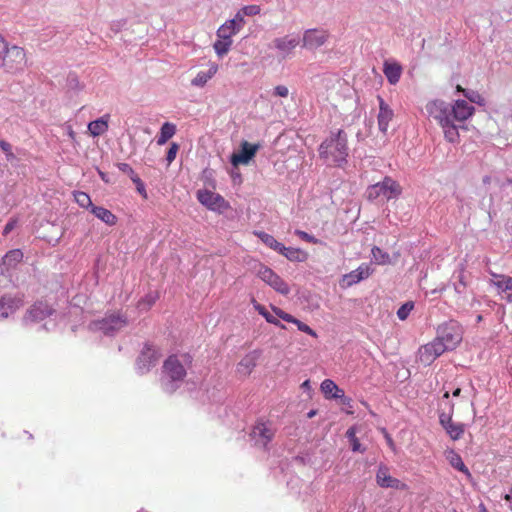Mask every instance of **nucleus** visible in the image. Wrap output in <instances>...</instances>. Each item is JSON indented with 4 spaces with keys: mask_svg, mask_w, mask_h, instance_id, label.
<instances>
[{
    "mask_svg": "<svg viewBox=\"0 0 512 512\" xmlns=\"http://www.w3.org/2000/svg\"><path fill=\"white\" fill-rule=\"evenodd\" d=\"M425 110L428 119L442 128L445 139L450 143L459 141V128L475 112V108L465 100L448 103L442 99L428 101Z\"/></svg>",
    "mask_w": 512,
    "mask_h": 512,
    "instance_id": "1",
    "label": "nucleus"
},
{
    "mask_svg": "<svg viewBox=\"0 0 512 512\" xmlns=\"http://www.w3.org/2000/svg\"><path fill=\"white\" fill-rule=\"evenodd\" d=\"M192 364V356L188 353L170 355L163 363L161 387L164 392L172 394L184 382L187 369Z\"/></svg>",
    "mask_w": 512,
    "mask_h": 512,
    "instance_id": "2",
    "label": "nucleus"
},
{
    "mask_svg": "<svg viewBox=\"0 0 512 512\" xmlns=\"http://www.w3.org/2000/svg\"><path fill=\"white\" fill-rule=\"evenodd\" d=\"M319 156L331 166L342 167L346 164L348 156L346 133L341 129L332 133L320 144Z\"/></svg>",
    "mask_w": 512,
    "mask_h": 512,
    "instance_id": "3",
    "label": "nucleus"
},
{
    "mask_svg": "<svg viewBox=\"0 0 512 512\" xmlns=\"http://www.w3.org/2000/svg\"><path fill=\"white\" fill-rule=\"evenodd\" d=\"M367 198L373 200H386L389 201L398 197L402 193L400 184L389 176L384 177L381 182L370 185L367 188Z\"/></svg>",
    "mask_w": 512,
    "mask_h": 512,
    "instance_id": "4",
    "label": "nucleus"
},
{
    "mask_svg": "<svg viewBox=\"0 0 512 512\" xmlns=\"http://www.w3.org/2000/svg\"><path fill=\"white\" fill-rule=\"evenodd\" d=\"M256 15V5L245 6L240 9L236 15L227 20L224 24H222L217 30V37L224 39H231L233 35L238 33L240 29L246 23V17H253Z\"/></svg>",
    "mask_w": 512,
    "mask_h": 512,
    "instance_id": "5",
    "label": "nucleus"
},
{
    "mask_svg": "<svg viewBox=\"0 0 512 512\" xmlns=\"http://www.w3.org/2000/svg\"><path fill=\"white\" fill-rule=\"evenodd\" d=\"M127 324V317L118 312L106 315L103 319L92 322L90 329L92 331L102 332L106 336H113Z\"/></svg>",
    "mask_w": 512,
    "mask_h": 512,
    "instance_id": "6",
    "label": "nucleus"
},
{
    "mask_svg": "<svg viewBox=\"0 0 512 512\" xmlns=\"http://www.w3.org/2000/svg\"><path fill=\"white\" fill-rule=\"evenodd\" d=\"M462 336V327L455 321L443 323L437 329V337L449 350H454L461 343Z\"/></svg>",
    "mask_w": 512,
    "mask_h": 512,
    "instance_id": "7",
    "label": "nucleus"
},
{
    "mask_svg": "<svg viewBox=\"0 0 512 512\" xmlns=\"http://www.w3.org/2000/svg\"><path fill=\"white\" fill-rule=\"evenodd\" d=\"M25 65L26 54L24 49L15 45L11 47L7 45L0 66L5 67L8 72H16L22 70Z\"/></svg>",
    "mask_w": 512,
    "mask_h": 512,
    "instance_id": "8",
    "label": "nucleus"
},
{
    "mask_svg": "<svg viewBox=\"0 0 512 512\" xmlns=\"http://www.w3.org/2000/svg\"><path fill=\"white\" fill-rule=\"evenodd\" d=\"M160 356V351L156 347L146 344L136 361L137 372L139 374L149 372L158 363Z\"/></svg>",
    "mask_w": 512,
    "mask_h": 512,
    "instance_id": "9",
    "label": "nucleus"
},
{
    "mask_svg": "<svg viewBox=\"0 0 512 512\" xmlns=\"http://www.w3.org/2000/svg\"><path fill=\"white\" fill-rule=\"evenodd\" d=\"M25 302L23 293H8L0 298V320L7 319L10 315L18 311Z\"/></svg>",
    "mask_w": 512,
    "mask_h": 512,
    "instance_id": "10",
    "label": "nucleus"
},
{
    "mask_svg": "<svg viewBox=\"0 0 512 512\" xmlns=\"http://www.w3.org/2000/svg\"><path fill=\"white\" fill-rule=\"evenodd\" d=\"M330 34L322 28L307 29L303 33L302 47L308 50H316L327 43Z\"/></svg>",
    "mask_w": 512,
    "mask_h": 512,
    "instance_id": "11",
    "label": "nucleus"
},
{
    "mask_svg": "<svg viewBox=\"0 0 512 512\" xmlns=\"http://www.w3.org/2000/svg\"><path fill=\"white\" fill-rule=\"evenodd\" d=\"M54 310L46 302L37 301L29 309H27L23 316L22 322L24 325H30L41 322L53 314Z\"/></svg>",
    "mask_w": 512,
    "mask_h": 512,
    "instance_id": "12",
    "label": "nucleus"
},
{
    "mask_svg": "<svg viewBox=\"0 0 512 512\" xmlns=\"http://www.w3.org/2000/svg\"><path fill=\"white\" fill-rule=\"evenodd\" d=\"M258 276L276 292L283 295L290 292L289 285L269 267L262 265L258 267Z\"/></svg>",
    "mask_w": 512,
    "mask_h": 512,
    "instance_id": "13",
    "label": "nucleus"
},
{
    "mask_svg": "<svg viewBox=\"0 0 512 512\" xmlns=\"http://www.w3.org/2000/svg\"><path fill=\"white\" fill-rule=\"evenodd\" d=\"M196 196L198 201L211 211L223 212L228 207V203L220 194L210 190H198Z\"/></svg>",
    "mask_w": 512,
    "mask_h": 512,
    "instance_id": "14",
    "label": "nucleus"
},
{
    "mask_svg": "<svg viewBox=\"0 0 512 512\" xmlns=\"http://www.w3.org/2000/svg\"><path fill=\"white\" fill-rule=\"evenodd\" d=\"M490 284L493 285L498 294H505V300L512 303V277L505 274L491 272Z\"/></svg>",
    "mask_w": 512,
    "mask_h": 512,
    "instance_id": "15",
    "label": "nucleus"
},
{
    "mask_svg": "<svg viewBox=\"0 0 512 512\" xmlns=\"http://www.w3.org/2000/svg\"><path fill=\"white\" fill-rule=\"evenodd\" d=\"M379 102V112L377 115L378 129L381 133L386 134L390 122L394 118V111L381 96H377Z\"/></svg>",
    "mask_w": 512,
    "mask_h": 512,
    "instance_id": "16",
    "label": "nucleus"
},
{
    "mask_svg": "<svg viewBox=\"0 0 512 512\" xmlns=\"http://www.w3.org/2000/svg\"><path fill=\"white\" fill-rule=\"evenodd\" d=\"M299 43L297 35H285L274 40V46L283 58L290 56Z\"/></svg>",
    "mask_w": 512,
    "mask_h": 512,
    "instance_id": "17",
    "label": "nucleus"
},
{
    "mask_svg": "<svg viewBox=\"0 0 512 512\" xmlns=\"http://www.w3.org/2000/svg\"><path fill=\"white\" fill-rule=\"evenodd\" d=\"M256 153V144H250L247 141L242 142L239 151L234 152L231 156L233 166L247 164Z\"/></svg>",
    "mask_w": 512,
    "mask_h": 512,
    "instance_id": "18",
    "label": "nucleus"
},
{
    "mask_svg": "<svg viewBox=\"0 0 512 512\" xmlns=\"http://www.w3.org/2000/svg\"><path fill=\"white\" fill-rule=\"evenodd\" d=\"M440 423L452 440H458L465 431V425L452 421L451 416L442 413L439 417Z\"/></svg>",
    "mask_w": 512,
    "mask_h": 512,
    "instance_id": "19",
    "label": "nucleus"
},
{
    "mask_svg": "<svg viewBox=\"0 0 512 512\" xmlns=\"http://www.w3.org/2000/svg\"><path fill=\"white\" fill-rule=\"evenodd\" d=\"M320 388L326 398L342 399L344 404H349L351 401L345 398L344 391L333 380L325 379Z\"/></svg>",
    "mask_w": 512,
    "mask_h": 512,
    "instance_id": "20",
    "label": "nucleus"
},
{
    "mask_svg": "<svg viewBox=\"0 0 512 512\" xmlns=\"http://www.w3.org/2000/svg\"><path fill=\"white\" fill-rule=\"evenodd\" d=\"M376 482L382 488H400V481L389 474L385 465H380L376 473Z\"/></svg>",
    "mask_w": 512,
    "mask_h": 512,
    "instance_id": "21",
    "label": "nucleus"
},
{
    "mask_svg": "<svg viewBox=\"0 0 512 512\" xmlns=\"http://www.w3.org/2000/svg\"><path fill=\"white\" fill-rule=\"evenodd\" d=\"M273 310L279 318L283 319L286 322L295 324L300 331H302L314 338L318 337L317 333L311 327H309L307 324L301 322L300 320H298L291 314L284 312L280 308H273Z\"/></svg>",
    "mask_w": 512,
    "mask_h": 512,
    "instance_id": "22",
    "label": "nucleus"
},
{
    "mask_svg": "<svg viewBox=\"0 0 512 512\" xmlns=\"http://www.w3.org/2000/svg\"><path fill=\"white\" fill-rule=\"evenodd\" d=\"M23 260V252L20 249H13L8 251L2 257V274H5L10 269L15 268Z\"/></svg>",
    "mask_w": 512,
    "mask_h": 512,
    "instance_id": "23",
    "label": "nucleus"
},
{
    "mask_svg": "<svg viewBox=\"0 0 512 512\" xmlns=\"http://www.w3.org/2000/svg\"><path fill=\"white\" fill-rule=\"evenodd\" d=\"M279 254L291 262H305L309 258L307 251L295 247H286L285 245L282 247Z\"/></svg>",
    "mask_w": 512,
    "mask_h": 512,
    "instance_id": "24",
    "label": "nucleus"
},
{
    "mask_svg": "<svg viewBox=\"0 0 512 512\" xmlns=\"http://www.w3.org/2000/svg\"><path fill=\"white\" fill-rule=\"evenodd\" d=\"M256 367V352L247 354L237 365V373L242 376H248Z\"/></svg>",
    "mask_w": 512,
    "mask_h": 512,
    "instance_id": "25",
    "label": "nucleus"
},
{
    "mask_svg": "<svg viewBox=\"0 0 512 512\" xmlns=\"http://www.w3.org/2000/svg\"><path fill=\"white\" fill-rule=\"evenodd\" d=\"M383 73L386 76L388 82L392 85H395L399 82L402 75V67L397 62H385Z\"/></svg>",
    "mask_w": 512,
    "mask_h": 512,
    "instance_id": "26",
    "label": "nucleus"
},
{
    "mask_svg": "<svg viewBox=\"0 0 512 512\" xmlns=\"http://www.w3.org/2000/svg\"><path fill=\"white\" fill-rule=\"evenodd\" d=\"M218 65L215 63L210 64L207 71H199L197 75L191 80V85L195 87H204L207 82L217 73Z\"/></svg>",
    "mask_w": 512,
    "mask_h": 512,
    "instance_id": "27",
    "label": "nucleus"
},
{
    "mask_svg": "<svg viewBox=\"0 0 512 512\" xmlns=\"http://www.w3.org/2000/svg\"><path fill=\"white\" fill-rule=\"evenodd\" d=\"M109 115H104L88 124V130L92 136H100L108 130Z\"/></svg>",
    "mask_w": 512,
    "mask_h": 512,
    "instance_id": "28",
    "label": "nucleus"
},
{
    "mask_svg": "<svg viewBox=\"0 0 512 512\" xmlns=\"http://www.w3.org/2000/svg\"><path fill=\"white\" fill-rule=\"evenodd\" d=\"M92 214L109 226H113L117 222L116 216L108 209L101 206H92Z\"/></svg>",
    "mask_w": 512,
    "mask_h": 512,
    "instance_id": "29",
    "label": "nucleus"
},
{
    "mask_svg": "<svg viewBox=\"0 0 512 512\" xmlns=\"http://www.w3.org/2000/svg\"><path fill=\"white\" fill-rule=\"evenodd\" d=\"M372 272L373 270L370 268L369 265H361L356 270L346 275V278L349 279L348 284H356L361 280L368 278L372 274Z\"/></svg>",
    "mask_w": 512,
    "mask_h": 512,
    "instance_id": "30",
    "label": "nucleus"
},
{
    "mask_svg": "<svg viewBox=\"0 0 512 512\" xmlns=\"http://www.w3.org/2000/svg\"><path fill=\"white\" fill-rule=\"evenodd\" d=\"M176 133V125L170 122H165L160 128L159 136L157 137V144L164 145Z\"/></svg>",
    "mask_w": 512,
    "mask_h": 512,
    "instance_id": "31",
    "label": "nucleus"
},
{
    "mask_svg": "<svg viewBox=\"0 0 512 512\" xmlns=\"http://www.w3.org/2000/svg\"><path fill=\"white\" fill-rule=\"evenodd\" d=\"M438 357L434 355V351L432 346L429 343L421 346L418 350V359L424 365H430L434 362Z\"/></svg>",
    "mask_w": 512,
    "mask_h": 512,
    "instance_id": "32",
    "label": "nucleus"
},
{
    "mask_svg": "<svg viewBox=\"0 0 512 512\" xmlns=\"http://www.w3.org/2000/svg\"><path fill=\"white\" fill-rule=\"evenodd\" d=\"M446 458L452 467H454L458 471H461L467 475L469 474L468 468L466 467L461 456L457 452H455L453 450L448 451L446 454Z\"/></svg>",
    "mask_w": 512,
    "mask_h": 512,
    "instance_id": "33",
    "label": "nucleus"
},
{
    "mask_svg": "<svg viewBox=\"0 0 512 512\" xmlns=\"http://www.w3.org/2000/svg\"><path fill=\"white\" fill-rule=\"evenodd\" d=\"M258 238L269 248L273 249L277 253H280L284 244L278 242L272 235L267 233H258Z\"/></svg>",
    "mask_w": 512,
    "mask_h": 512,
    "instance_id": "34",
    "label": "nucleus"
},
{
    "mask_svg": "<svg viewBox=\"0 0 512 512\" xmlns=\"http://www.w3.org/2000/svg\"><path fill=\"white\" fill-rule=\"evenodd\" d=\"M372 259L378 265H386L390 263V256L381 248L374 246L371 250Z\"/></svg>",
    "mask_w": 512,
    "mask_h": 512,
    "instance_id": "35",
    "label": "nucleus"
},
{
    "mask_svg": "<svg viewBox=\"0 0 512 512\" xmlns=\"http://www.w3.org/2000/svg\"><path fill=\"white\" fill-rule=\"evenodd\" d=\"M231 45H232V39H224V38L217 37V40L215 41L213 47H214L216 54L219 57H222L228 53Z\"/></svg>",
    "mask_w": 512,
    "mask_h": 512,
    "instance_id": "36",
    "label": "nucleus"
},
{
    "mask_svg": "<svg viewBox=\"0 0 512 512\" xmlns=\"http://www.w3.org/2000/svg\"><path fill=\"white\" fill-rule=\"evenodd\" d=\"M275 435V429L271 427V425L267 424H258V436L263 440L264 445H266Z\"/></svg>",
    "mask_w": 512,
    "mask_h": 512,
    "instance_id": "37",
    "label": "nucleus"
},
{
    "mask_svg": "<svg viewBox=\"0 0 512 512\" xmlns=\"http://www.w3.org/2000/svg\"><path fill=\"white\" fill-rule=\"evenodd\" d=\"M346 437L350 440L351 448L354 452H364L365 449H361L359 439L356 437V428L350 427L346 432Z\"/></svg>",
    "mask_w": 512,
    "mask_h": 512,
    "instance_id": "38",
    "label": "nucleus"
},
{
    "mask_svg": "<svg viewBox=\"0 0 512 512\" xmlns=\"http://www.w3.org/2000/svg\"><path fill=\"white\" fill-rule=\"evenodd\" d=\"M74 199H75L76 203L82 208H91L92 209V206H94L91 201L90 196L85 192H82V191L75 192Z\"/></svg>",
    "mask_w": 512,
    "mask_h": 512,
    "instance_id": "39",
    "label": "nucleus"
},
{
    "mask_svg": "<svg viewBox=\"0 0 512 512\" xmlns=\"http://www.w3.org/2000/svg\"><path fill=\"white\" fill-rule=\"evenodd\" d=\"M272 311H274L272 309ZM258 314H261L267 322L275 324L281 328H285L284 325L280 324L278 320V316L275 314V312L271 313L268 310L265 309V307L258 305Z\"/></svg>",
    "mask_w": 512,
    "mask_h": 512,
    "instance_id": "40",
    "label": "nucleus"
},
{
    "mask_svg": "<svg viewBox=\"0 0 512 512\" xmlns=\"http://www.w3.org/2000/svg\"><path fill=\"white\" fill-rule=\"evenodd\" d=\"M288 95H289L288 87H286L284 85H278L273 89L272 92H268L266 96L261 95V98L263 100H266L268 98V96L286 98V97H288Z\"/></svg>",
    "mask_w": 512,
    "mask_h": 512,
    "instance_id": "41",
    "label": "nucleus"
},
{
    "mask_svg": "<svg viewBox=\"0 0 512 512\" xmlns=\"http://www.w3.org/2000/svg\"><path fill=\"white\" fill-rule=\"evenodd\" d=\"M429 344L430 346H432L434 355H436L437 357L441 356L446 351H450L437 336L433 341L429 342Z\"/></svg>",
    "mask_w": 512,
    "mask_h": 512,
    "instance_id": "42",
    "label": "nucleus"
},
{
    "mask_svg": "<svg viewBox=\"0 0 512 512\" xmlns=\"http://www.w3.org/2000/svg\"><path fill=\"white\" fill-rule=\"evenodd\" d=\"M414 308V303L409 301V302H406L404 303L398 310H397V317L400 319V320H406L410 314V312L413 310Z\"/></svg>",
    "mask_w": 512,
    "mask_h": 512,
    "instance_id": "43",
    "label": "nucleus"
},
{
    "mask_svg": "<svg viewBox=\"0 0 512 512\" xmlns=\"http://www.w3.org/2000/svg\"><path fill=\"white\" fill-rule=\"evenodd\" d=\"M156 299V295L149 293L138 302V308L140 310H147L156 302Z\"/></svg>",
    "mask_w": 512,
    "mask_h": 512,
    "instance_id": "44",
    "label": "nucleus"
},
{
    "mask_svg": "<svg viewBox=\"0 0 512 512\" xmlns=\"http://www.w3.org/2000/svg\"><path fill=\"white\" fill-rule=\"evenodd\" d=\"M127 24L126 19L114 20L109 24V28L112 34H117L122 31Z\"/></svg>",
    "mask_w": 512,
    "mask_h": 512,
    "instance_id": "45",
    "label": "nucleus"
},
{
    "mask_svg": "<svg viewBox=\"0 0 512 512\" xmlns=\"http://www.w3.org/2000/svg\"><path fill=\"white\" fill-rule=\"evenodd\" d=\"M117 168L127 174L131 180H133L134 178H136L138 175L135 173V171L133 170V168L128 164V163H118L117 164Z\"/></svg>",
    "mask_w": 512,
    "mask_h": 512,
    "instance_id": "46",
    "label": "nucleus"
},
{
    "mask_svg": "<svg viewBox=\"0 0 512 512\" xmlns=\"http://www.w3.org/2000/svg\"><path fill=\"white\" fill-rule=\"evenodd\" d=\"M179 150V145L177 143H172L167 151L166 160L168 164L172 163L177 155Z\"/></svg>",
    "mask_w": 512,
    "mask_h": 512,
    "instance_id": "47",
    "label": "nucleus"
},
{
    "mask_svg": "<svg viewBox=\"0 0 512 512\" xmlns=\"http://www.w3.org/2000/svg\"><path fill=\"white\" fill-rule=\"evenodd\" d=\"M295 234L297 236H299L303 241H306L308 243H313V244H317L318 243V239H316L313 235H310V234H308L305 231L296 230Z\"/></svg>",
    "mask_w": 512,
    "mask_h": 512,
    "instance_id": "48",
    "label": "nucleus"
},
{
    "mask_svg": "<svg viewBox=\"0 0 512 512\" xmlns=\"http://www.w3.org/2000/svg\"><path fill=\"white\" fill-rule=\"evenodd\" d=\"M132 182L136 185V188H137V191L142 194L144 197H146V190H145V185L144 183L142 182V180L139 178V176H137L136 178H134L132 180Z\"/></svg>",
    "mask_w": 512,
    "mask_h": 512,
    "instance_id": "49",
    "label": "nucleus"
},
{
    "mask_svg": "<svg viewBox=\"0 0 512 512\" xmlns=\"http://www.w3.org/2000/svg\"><path fill=\"white\" fill-rule=\"evenodd\" d=\"M16 225H17V220L14 219V218L10 219L6 223V225H5L4 229H3V235L7 236L16 227Z\"/></svg>",
    "mask_w": 512,
    "mask_h": 512,
    "instance_id": "50",
    "label": "nucleus"
},
{
    "mask_svg": "<svg viewBox=\"0 0 512 512\" xmlns=\"http://www.w3.org/2000/svg\"><path fill=\"white\" fill-rule=\"evenodd\" d=\"M0 149L7 154L9 151L12 150V146L10 143H8L5 140H0Z\"/></svg>",
    "mask_w": 512,
    "mask_h": 512,
    "instance_id": "51",
    "label": "nucleus"
},
{
    "mask_svg": "<svg viewBox=\"0 0 512 512\" xmlns=\"http://www.w3.org/2000/svg\"><path fill=\"white\" fill-rule=\"evenodd\" d=\"M473 103H479L481 96L476 92H469V97H467Z\"/></svg>",
    "mask_w": 512,
    "mask_h": 512,
    "instance_id": "52",
    "label": "nucleus"
},
{
    "mask_svg": "<svg viewBox=\"0 0 512 512\" xmlns=\"http://www.w3.org/2000/svg\"><path fill=\"white\" fill-rule=\"evenodd\" d=\"M301 388L305 391H310L311 390V384H310V380H305L302 384H301Z\"/></svg>",
    "mask_w": 512,
    "mask_h": 512,
    "instance_id": "53",
    "label": "nucleus"
},
{
    "mask_svg": "<svg viewBox=\"0 0 512 512\" xmlns=\"http://www.w3.org/2000/svg\"><path fill=\"white\" fill-rule=\"evenodd\" d=\"M385 438H386V440H387L388 445L391 447V449H393V450H394V449H395V444H394V441H393V439L391 438V436H390L389 434H387V433H386Z\"/></svg>",
    "mask_w": 512,
    "mask_h": 512,
    "instance_id": "54",
    "label": "nucleus"
},
{
    "mask_svg": "<svg viewBox=\"0 0 512 512\" xmlns=\"http://www.w3.org/2000/svg\"><path fill=\"white\" fill-rule=\"evenodd\" d=\"M445 289H446L445 285H441L440 287L433 289L430 293L431 294H437V293L441 294L445 291Z\"/></svg>",
    "mask_w": 512,
    "mask_h": 512,
    "instance_id": "55",
    "label": "nucleus"
},
{
    "mask_svg": "<svg viewBox=\"0 0 512 512\" xmlns=\"http://www.w3.org/2000/svg\"><path fill=\"white\" fill-rule=\"evenodd\" d=\"M456 90L464 94L465 97H469V91L464 89L461 85L456 86Z\"/></svg>",
    "mask_w": 512,
    "mask_h": 512,
    "instance_id": "56",
    "label": "nucleus"
},
{
    "mask_svg": "<svg viewBox=\"0 0 512 512\" xmlns=\"http://www.w3.org/2000/svg\"><path fill=\"white\" fill-rule=\"evenodd\" d=\"M15 158H16V157H15L14 153L12 152V150H11V151H9V152L6 154V159H7L8 161H10V162H12Z\"/></svg>",
    "mask_w": 512,
    "mask_h": 512,
    "instance_id": "57",
    "label": "nucleus"
},
{
    "mask_svg": "<svg viewBox=\"0 0 512 512\" xmlns=\"http://www.w3.org/2000/svg\"><path fill=\"white\" fill-rule=\"evenodd\" d=\"M461 393H462L461 388H456L455 390H453L452 395H453V397H460Z\"/></svg>",
    "mask_w": 512,
    "mask_h": 512,
    "instance_id": "58",
    "label": "nucleus"
},
{
    "mask_svg": "<svg viewBox=\"0 0 512 512\" xmlns=\"http://www.w3.org/2000/svg\"><path fill=\"white\" fill-rule=\"evenodd\" d=\"M504 499L512 505V489L510 490L509 494L504 496Z\"/></svg>",
    "mask_w": 512,
    "mask_h": 512,
    "instance_id": "59",
    "label": "nucleus"
},
{
    "mask_svg": "<svg viewBox=\"0 0 512 512\" xmlns=\"http://www.w3.org/2000/svg\"><path fill=\"white\" fill-rule=\"evenodd\" d=\"M479 512H489L484 504L479 505Z\"/></svg>",
    "mask_w": 512,
    "mask_h": 512,
    "instance_id": "60",
    "label": "nucleus"
},
{
    "mask_svg": "<svg viewBox=\"0 0 512 512\" xmlns=\"http://www.w3.org/2000/svg\"><path fill=\"white\" fill-rule=\"evenodd\" d=\"M459 282H460L464 287H466V282L464 281V275H463V274H461V275L459 276Z\"/></svg>",
    "mask_w": 512,
    "mask_h": 512,
    "instance_id": "61",
    "label": "nucleus"
},
{
    "mask_svg": "<svg viewBox=\"0 0 512 512\" xmlns=\"http://www.w3.org/2000/svg\"><path fill=\"white\" fill-rule=\"evenodd\" d=\"M316 413H317L316 410H311L310 412H308L307 416H308V418H312L316 415Z\"/></svg>",
    "mask_w": 512,
    "mask_h": 512,
    "instance_id": "62",
    "label": "nucleus"
},
{
    "mask_svg": "<svg viewBox=\"0 0 512 512\" xmlns=\"http://www.w3.org/2000/svg\"><path fill=\"white\" fill-rule=\"evenodd\" d=\"M450 396L449 391H446L443 395L444 398L448 399Z\"/></svg>",
    "mask_w": 512,
    "mask_h": 512,
    "instance_id": "63",
    "label": "nucleus"
},
{
    "mask_svg": "<svg viewBox=\"0 0 512 512\" xmlns=\"http://www.w3.org/2000/svg\"><path fill=\"white\" fill-rule=\"evenodd\" d=\"M251 302L254 304V307L256 308V299L252 297Z\"/></svg>",
    "mask_w": 512,
    "mask_h": 512,
    "instance_id": "64",
    "label": "nucleus"
}]
</instances>
